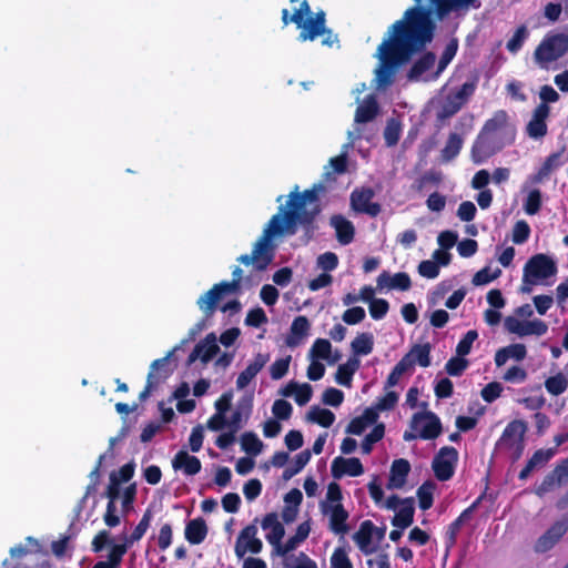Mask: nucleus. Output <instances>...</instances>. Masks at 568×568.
I'll list each match as a JSON object with an SVG mask.
<instances>
[{
  "label": "nucleus",
  "mask_w": 568,
  "mask_h": 568,
  "mask_svg": "<svg viewBox=\"0 0 568 568\" xmlns=\"http://www.w3.org/2000/svg\"><path fill=\"white\" fill-rule=\"evenodd\" d=\"M415 6L407 9L403 19L389 29V38L377 50L379 64L375 70L376 89L392 85L398 68L423 51L433 40L432 16L444 19L454 11L479 8V0H413Z\"/></svg>",
  "instance_id": "obj_1"
},
{
  "label": "nucleus",
  "mask_w": 568,
  "mask_h": 568,
  "mask_svg": "<svg viewBox=\"0 0 568 568\" xmlns=\"http://www.w3.org/2000/svg\"><path fill=\"white\" fill-rule=\"evenodd\" d=\"M320 212L316 190L304 193L292 192L287 202V210L280 207V212L272 216L263 230L261 237L253 246L251 254L237 257L244 265H252L255 271H264L272 263L277 242L294 235L298 224L311 223Z\"/></svg>",
  "instance_id": "obj_2"
},
{
  "label": "nucleus",
  "mask_w": 568,
  "mask_h": 568,
  "mask_svg": "<svg viewBox=\"0 0 568 568\" xmlns=\"http://www.w3.org/2000/svg\"><path fill=\"white\" fill-rule=\"evenodd\" d=\"M505 123L506 113L503 111L485 123L483 131L471 148V160L474 163H484L505 145L513 142V134L508 133Z\"/></svg>",
  "instance_id": "obj_3"
},
{
  "label": "nucleus",
  "mask_w": 568,
  "mask_h": 568,
  "mask_svg": "<svg viewBox=\"0 0 568 568\" xmlns=\"http://www.w3.org/2000/svg\"><path fill=\"white\" fill-rule=\"evenodd\" d=\"M282 20L285 26L293 22L297 28L302 29L298 36V40L302 42L314 41L317 37L323 34H326L323 40L324 44L332 45L337 41V37L325 27V12L320 11L315 17H312L311 7L306 0L302 1L300 8L295 10L292 16H290L287 9H283Z\"/></svg>",
  "instance_id": "obj_4"
},
{
  "label": "nucleus",
  "mask_w": 568,
  "mask_h": 568,
  "mask_svg": "<svg viewBox=\"0 0 568 568\" xmlns=\"http://www.w3.org/2000/svg\"><path fill=\"white\" fill-rule=\"evenodd\" d=\"M343 494L337 483H331L327 486L325 498L320 503V510L328 519V528L335 534L343 536L348 532L349 518L348 511L342 504Z\"/></svg>",
  "instance_id": "obj_5"
},
{
  "label": "nucleus",
  "mask_w": 568,
  "mask_h": 568,
  "mask_svg": "<svg viewBox=\"0 0 568 568\" xmlns=\"http://www.w3.org/2000/svg\"><path fill=\"white\" fill-rule=\"evenodd\" d=\"M242 275V268L236 266L232 272L233 280L231 282H221L215 284L210 291L200 296L196 302L199 308L206 316H211L215 312L216 305L223 296L233 294L240 288Z\"/></svg>",
  "instance_id": "obj_6"
},
{
  "label": "nucleus",
  "mask_w": 568,
  "mask_h": 568,
  "mask_svg": "<svg viewBox=\"0 0 568 568\" xmlns=\"http://www.w3.org/2000/svg\"><path fill=\"white\" fill-rule=\"evenodd\" d=\"M568 51V36L565 33H557L547 36L535 51V60L540 67L546 68L550 62H554L566 54Z\"/></svg>",
  "instance_id": "obj_7"
},
{
  "label": "nucleus",
  "mask_w": 568,
  "mask_h": 568,
  "mask_svg": "<svg viewBox=\"0 0 568 568\" xmlns=\"http://www.w3.org/2000/svg\"><path fill=\"white\" fill-rule=\"evenodd\" d=\"M557 272L556 263L545 254L534 255L524 267L523 281L529 284H541Z\"/></svg>",
  "instance_id": "obj_8"
},
{
  "label": "nucleus",
  "mask_w": 568,
  "mask_h": 568,
  "mask_svg": "<svg viewBox=\"0 0 568 568\" xmlns=\"http://www.w3.org/2000/svg\"><path fill=\"white\" fill-rule=\"evenodd\" d=\"M410 428L417 432L422 439H435L442 433V423L433 412H422L413 415Z\"/></svg>",
  "instance_id": "obj_9"
},
{
  "label": "nucleus",
  "mask_w": 568,
  "mask_h": 568,
  "mask_svg": "<svg viewBox=\"0 0 568 568\" xmlns=\"http://www.w3.org/2000/svg\"><path fill=\"white\" fill-rule=\"evenodd\" d=\"M458 460V452L450 446L439 449L433 459L432 467L436 478L440 481L450 479L455 473Z\"/></svg>",
  "instance_id": "obj_10"
},
{
  "label": "nucleus",
  "mask_w": 568,
  "mask_h": 568,
  "mask_svg": "<svg viewBox=\"0 0 568 568\" xmlns=\"http://www.w3.org/2000/svg\"><path fill=\"white\" fill-rule=\"evenodd\" d=\"M504 325L507 332L516 334L519 337L530 335L542 336L548 332V325L539 318L520 321L517 317L508 316Z\"/></svg>",
  "instance_id": "obj_11"
},
{
  "label": "nucleus",
  "mask_w": 568,
  "mask_h": 568,
  "mask_svg": "<svg viewBox=\"0 0 568 568\" xmlns=\"http://www.w3.org/2000/svg\"><path fill=\"white\" fill-rule=\"evenodd\" d=\"M256 535H257V527L253 524L244 527L241 530V532L239 534V536L236 538L235 547H234V552L239 559L244 558V556L247 552H252V554L261 552V550L263 548V544H262V540L256 537Z\"/></svg>",
  "instance_id": "obj_12"
},
{
  "label": "nucleus",
  "mask_w": 568,
  "mask_h": 568,
  "mask_svg": "<svg viewBox=\"0 0 568 568\" xmlns=\"http://www.w3.org/2000/svg\"><path fill=\"white\" fill-rule=\"evenodd\" d=\"M526 425L521 420H514L509 423L503 432L499 439V445L509 450H515L517 457L520 456L524 449V435Z\"/></svg>",
  "instance_id": "obj_13"
},
{
  "label": "nucleus",
  "mask_w": 568,
  "mask_h": 568,
  "mask_svg": "<svg viewBox=\"0 0 568 568\" xmlns=\"http://www.w3.org/2000/svg\"><path fill=\"white\" fill-rule=\"evenodd\" d=\"M568 531V516L556 521L549 527L536 541L535 551L539 554L547 552L552 549L561 537Z\"/></svg>",
  "instance_id": "obj_14"
},
{
  "label": "nucleus",
  "mask_w": 568,
  "mask_h": 568,
  "mask_svg": "<svg viewBox=\"0 0 568 568\" xmlns=\"http://www.w3.org/2000/svg\"><path fill=\"white\" fill-rule=\"evenodd\" d=\"M567 159L565 158V150L555 152L548 155L540 168L534 173L530 174L528 179V184H540L548 180L556 170H558L561 165L565 164Z\"/></svg>",
  "instance_id": "obj_15"
},
{
  "label": "nucleus",
  "mask_w": 568,
  "mask_h": 568,
  "mask_svg": "<svg viewBox=\"0 0 568 568\" xmlns=\"http://www.w3.org/2000/svg\"><path fill=\"white\" fill-rule=\"evenodd\" d=\"M550 114V106L546 104H538L532 111L531 118L526 125V133L530 139L540 140L547 132V119Z\"/></svg>",
  "instance_id": "obj_16"
},
{
  "label": "nucleus",
  "mask_w": 568,
  "mask_h": 568,
  "mask_svg": "<svg viewBox=\"0 0 568 568\" xmlns=\"http://www.w3.org/2000/svg\"><path fill=\"white\" fill-rule=\"evenodd\" d=\"M362 138V131L358 126H355L354 130L348 131V142L343 145V151L338 156L332 158L329 160L328 166H326L325 174L327 176L332 174H342L346 171L347 168V153L356 140Z\"/></svg>",
  "instance_id": "obj_17"
},
{
  "label": "nucleus",
  "mask_w": 568,
  "mask_h": 568,
  "mask_svg": "<svg viewBox=\"0 0 568 568\" xmlns=\"http://www.w3.org/2000/svg\"><path fill=\"white\" fill-rule=\"evenodd\" d=\"M373 191L369 189L355 190L351 195V205L354 211L376 216L381 212V206L372 202Z\"/></svg>",
  "instance_id": "obj_18"
},
{
  "label": "nucleus",
  "mask_w": 568,
  "mask_h": 568,
  "mask_svg": "<svg viewBox=\"0 0 568 568\" xmlns=\"http://www.w3.org/2000/svg\"><path fill=\"white\" fill-rule=\"evenodd\" d=\"M268 353H257L254 358L247 364L246 368L237 376V389H244L270 362Z\"/></svg>",
  "instance_id": "obj_19"
},
{
  "label": "nucleus",
  "mask_w": 568,
  "mask_h": 568,
  "mask_svg": "<svg viewBox=\"0 0 568 568\" xmlns=\"http://www.w3.org/2000/svg\"><path fill=\"white\" fill-rule=\"evenodd\" d=\"M331 471L334 478L339 479L345 475L361 476L364 473V467L358 458L336 457L332 462Z\"/></svg>",
  "instance_id": "obj_20"
},
{
  "label": "nucleus",
  "mask_w": 568,
  "mask_h": 568,
  "mask_svg": "<svg viewBox=\"0 0 568 568\" xmlns=\"http://www.w3.org/2000/svg\"><path fill=\"white\" fill-rule=\"evenodd\" d=\"M375 526L371 520L362 523L353 539L364 555H372L377 550L378 544L374 540Z\"/></svg>",
  "instance_id": "obj_21"
},
{
  "label": "nucleus",
  "mask_w": 568,
  "mask_h": 568,
  "mask_svg": "<svg viewBox=\"0 0 568 568\" xmlns=\"http://www.w3.org/2000/svg\"><path fill=\"white\" fill-rule=\"evenodd\" d=\"M220 351L216 336L211 333L204 341L200 342L189 356L187 363L192 364L201 359L204 364L209 363Z\"/></svg>",
  "instance_id": "obj_22"
},
{
  "label": "nucleus",
  "mask_w": 568,
  "mask_h": 568,
  "mask_svg": "<svg viewBox=\"0 0 568 568\" xmlns=\"http://www.w3.org/2000/svg\"><path fill=\"white\" fill-rule=\"evenodd\" d=\"M378 290H398L408 291L412 286L410 277L407 273L399 272L390 274L389 272L383 271L377 277Z\"/></svg>",
  "instance_id": "obj_23"
},
{
  "label": "nucleus",
  "mask_w": 568,
  "mask_h": 568,
  "mask_svg": "<svg viewBox=\"0 0 568 568\" xmlns=\"http://www.w3.org/2000/svg\"><path fill=\"white\" fill-rule=\"evenodd\" d=\"M311 323L306 316L300 315L294 318L290 327V333L285 338V344L288 347H296L303 343L308 336Z\"/></svg>",
  "instance_id": "obj_24"
},
{
  "label": "nucleus",
  "mask_w": 568,
  "mask_h": 568,
  "mask_svg": "<svg viewBox=\"0 0 568 568\" xmlns=\"http://www.w3.org/2000/svg\"><path fill=\"white\" fill-rule=\"evenodd\" d=\"M262 528L267 530L266 540L271 545L275 546L276 551L278 552L285 530L283 525L278 521L277 515L275 513L267 514L262 520Z\"/></svg>",
  "instance_id": "obj_25"
},
{
  "label": "nucleus",
  "mask_w": 568,
  "mask_h": 568,
  "mask_svg": "<svg viewBox=\"0 0 568 568\" xmlns=\"http://www.w3.org/2000/svg\"><path fill=\"white\" fill-rule=\"evenodd\" d=\"M536 184H528V179L521 185V192L525 193L523 209L527 215H536L542 205V193L534 187Z\"/></svg>",
  "instance_id": "obj_26"
},
{
  "label": "nucleus",
  "mask_w": 568,
  "mask_h": 568,
  "mask_svg": "<svg viewBox=\"0 0 568 568\" xmlns=\"http://www.w3.org/2000/svg\"><path fill=\"white\" fill-rule=\"evenodd\" d=\"M430 351L432 346L429 343L416 344L402 357V361L406 362L407 367L410 371L415 364H418L422 367H428L430 365Z\"/></svg>",
  "instance_id": "obj_27"
},
{
  "label": "nucleus",
  "mask_w": 568,
  "mask_h": 568,
  "mask_svg": "<svg viewBox=\"0 0 568 568\" xmlns=\"http://www.w3.org/2000/svg\"><path fill=\"white\" fill-rule=\"evenodd\" d=\"M527 356V348L524 344H510L499 348L495 353V364L497 367L504 366L509 359L521 362Z\"/></svg>",
  "instance_id": "obj_28"
},
{
  "label": "nucleus",
  "mask_w": 568,
  "mask_h": 568,
  "mask_svg": "<svg viewBox=\"0 0 568 568\" xmlns=\"http://www.w3.org/2000/svg\"><path fill=\"white\" fill-rule=\"evenodd\" d=\"M410 471V465L406 459H396L390 467L388 489H400L406 484L407 476Z\"/></svg>",
  "instance_id": "obj_29"
},
{
  "label": "nucleus",
  "mask_w": 568,
  "mask_h": 568,
  "mask_svg": "<svg viewBox=\"0 0 568 568\" xmlns=\"http://www.w3.org/2000/svg\"><path fill=\"white\" fill-rule=\"evenodd\" d=\"M172 467L175 470L182 469L187 476H193L200 473L202 465L197 457L190 455L185 450H180L172 459Z\"/></svg>",
  "instance_id": "obj_30"
},
{
  "label": "nucleus",
  "mask_w": 568,
  "mask_h": 568,
  "mask_svg": "<svg viewBox=\"0 0 568 568\" xmlns=\"http://www.w3.org/2000/svg\"><path fill=\"white\" fill-rule=\"evenodd\" d=\"M307 357L317 361H326L328 364H335L339 359V354L336 353L335 356L332 357L331 342L325 338H317L310 348Z\"/></svg>",
  "instance_id": "obj_31"
},
{
  "label": "nucleus",
  "mask_w": 568,
  "mask_h": 568,
  "mask_svg": "<svg viewBox=\"0 0 568 568\" xmlns=\"http://www.w3.org/2000/svg\"><path fill=\"white\" fill-rule=\"evenodd\" d=\"M329 224L336 232V237L342 245L349 244L354 239V225L342 215H333Z\"/></svg>",
  "instance_id": "obj_32"
},
{
  "label": "nucleus",
  "mask_w": 568,
  "mask_h": 568,
  "mask_svg": "<svg viewBox=\"0 0 568 568\" xmlns=\"http://www.w3.org/2000/svg\"><path fill=\"white\" fill-rule=\"evenodd\" d=\"M312 386L307 383L298 384L296 382H290L283 389L282 395L285 397H294L297 405L303 406L311 400Z\"/></svg>",
  "instance_id": "obj_33"
},
{
  "label": "nucleus",
  "mask_w": 568,
  "mask_h": 568,
  "mask_svg": "<svg viewBox=\"0 0 568 568\" xmlns=\"http://www.w3.org/2000/svg\"><path fill=\"white\" fill-rule=\"evenodd\" d=\"M378 113V103L374 95H368L357 106L355 112V124H362L375 119Z\"/></svg>",
  "instance_id": "obj_34"
},
{
  "label": "nucleus",
  "mask_w": 568,
  "mask_h": 568,
  "mask_svg": "<svg viewBox=\"0 0 568 568\" xmlns=\"http://www.w3.org/2000/svg\"><path fill=\"white\" fill-rule=\"evenodd\" d=\"M377 413L368 408L361 416L351 420L346 428V433L352 435H362L369 426L374 425L377 420Z\"/></svg>",
  "instance_id": "obj_35"
},
{
  "label": "nucleus",
  "mask_w": 568,
  "mask_h": 568,
  "mask_svg": "<svg viewBox=\"0 0 568 568\" xmlns=\"http://www.w3.org/2000/svg\"><path fill=\"white\" fill-rule=\"evenodd\" d=\"M359 366L361 361L355 356H351L344 364L338 366L335 375L336 383L351 387L353 375L358 371Z\"/></svg>",
  "instance_id": "obj_36"
},
{
  "label": "nucleus",
  "mask_w": 568,
  "mask_h": 568,
  "mask_svg": "<svg viewBox=\"0 0 568 568\" xmlns=\"http://www.w3.org/2000/svg\"><path fill=\"white\" fill-rule=\"evenodd\" d=\"M207 535V527L202 518L192 519L186 524L185 538L192 545L201 544Z\"/></svg>",
  "instance_id": "obj_37"
},
{
  "label": "nucleus",
  "mask_w": 568,
  "mask_h": 568,
  "mask_svg": "<svg viewBox=\"0 0 568 568\" xmlns=\"http://www.w3.org/2000/svg\"><path fill=\"white\" fill-rule=\"evenodd\" d=\"M311 525L308 521H304L298 525L294 536L290 537L284 545L281 546L278 555L285 556L292 550L296 549L301 542H303L310 535Z\"/></svg>",
  "instance_id": "obj_38"
},
{
  "label": "nucleus",
  "mask_w": 568,
  "mask_h": 568,
  "mask_svg": "<svg viewBox=\"0 0 568 568\" xmlns=\"http://www.w3.org/2000/svg\"><path fill=\"white\" fill-rule=\"evenodd\" d=\"M414 511L415 509L413 499H405L403 506L399 507L392 520L393 526L400 529L409 527L413 523Z\"/></svg>",
  "instance_id": "obj_39"
},
{
  "label": "nucleus",
  "mask_w": 568,
  "mask_h": 568,
  "mask_svg": "<svg viewBox=\"0 0 568 568\" xmlns=\"http://www.w3.org/2000/svg\"><path fill=\"white\" fill-rule=\"evenodd\" d=\"M153 519V513L150 508H148L140 523L136 525V527L134 528V530L132 531L131 535H123L121 537V540H123L125 544H128L130 547L139 541L143 536L144 534L146 532V530L149 529L150 525H151V521Z\"/></svg>",
  "instance_id": "obj_40"
},
{
  "label": "nucleus",
  "mask_w": 568,
  "mask_h": 568,
  "mask_svg": "<svg viewBox=\"0 0 568 568\" xmlns=\"http://www.w3.org/2000/svg\"><path fill=\"white\" fill-rule=\"evenodd\" d=\"M374 346V336L371 333H361L352 342L353 356L368 355Z\"/></svg>",
  "instance_id": "obj_41"
},
{
  "label": "nucleus",
  "mask_w": 568,
  "mask_h": 568,
  "mask_svg": "<svg viewBox=\"0 0 568 568\" xmlns=\"http://www.w3.org/2000/svg\"><path fill=\"white\" fill-rule=\"evenodd\" d=\"M130 546L123 540L121 544H112L108 554V559L99 562L104 565L106 568H119L122 564L123 556L126 554Z\"/></svg>",
  "instance_id": "obj_42"
},
{
  "label": "nucleus",
  "mask_w": 568,
  "mask_h": 568,
  "mask_svg": "<svg viewBox=\"0 0 568 568\" xmlns=\"http://www.w3.org/2000/svg\"><path fill=\"white\" fill-rule=\"evenodd\" d=\"M436 57L432 52L425 53L410 69L409 79L419 80L424 74L434 67Z\"/></svg>",
  "instance_id": "obj_43"
},
{
  "label": "nucleus",
  "mask_w": 568,
  "mask_h": 568,
  "mask_svg": "<svg viewBox=\"0 0 568 568\" xmlns=\"http://www.w3.org/2000/svg\"><path fill=\"white\" fill-rule=\"evenodd\" d=\"M463 106H464V104H462V102L457 100V98L454 95V93L449 92L445 97V99L440 105V109L437 112V118L439 120L448 119V118L455 115Z\"/></svg>",
  "instance_id": "obj_44"
},
{
  "label": "nucleus",
  "mask_w": 568,
  "mask_h": 568,
  "mask_svg": "<svg viewBox=\"0 0 568 568\" xmlns=\"http://www.w3.org/2000/svg\"><path fill=\"white\" fill-rule=\"evenodd\" d=\"M463 143L464 140L459 134L450 133L444 149L442 150V160L448 162L456 158L462 150Z\"/></svg>",
  "instance_id": "obj_45"
},
{
  "label": "nucleus",
  "mask_w": 568,
  "mask_h": 568,
  "mask_svg": "<svg viewBox=\"0 0 568 568\" xmlns=\"http://www.w3.org/2000/svg\"><path fill=\"white\" fill-rule=\"evenodd\" d=\"M307 420L329 427L335 422V415L329 409L313 406L307 413Z\"/></svg>",
  "instance_id": "obj_46"
},
{
  "label": "nucleus",
  "mask_w": 568,
  "mask_h": 568,
  "mask_svg": "<svg viewBox=\"0 0 568 568\" xmlns=\"http://www.w3.org/2000/svg\"><path fill=\"white\" fill-rule=\"evenodd\" d=\"M311 459V452L310 450H303L298 453L294 460L285 468L283 473L284 479H291L296 474H298L310 462Z\"/></svg>",
  "instance_id": "obj_47"
},
{
  "label": "nucleus",
  "mask_w": 568,
  "mask_h": 568,
  "mask_svg": "<svg viewBox=\"0 0 568 568\" xmlns=\"http://www.w3.org/2000/svg\"><path fill=\"white\" fill-rule=\"evenodd\" d=\"M567 387L568 379L562 373L550 376L545 381V388L552 396L561 395L566 392Z\"/></svg>",
  "instance_id": "obj_48"
},
{
  "label": "nucleus",
  "mask_w": 568,
  "mask_h": 568,
  "mask_svg": "<svg viewBox=\"0 0 568 568\" xmlns=\"http://www.w3.org/2000/svg\"><path fill=\"white\" fill-rule=\"evenodd\" d=\"M478 81H479V77H478V74H475L468 81H466L462 87L453 90L452 92L457 98V100L462 102V104H465L470 99V97L475 93Z\"/></svg>",
  "instance_id": "obj_49"
},
{
  "label": "nucleus",
  "mask_w": 568,
  "mask_h": 568,
  "mask_svg": "<svg viewBox=\"0 0 568 568\" xmlns=\"http://www.w3.org/2000/svg\"><path fill=\"white\" fill-rule=\"evenodd\" d=\"M241 445L244 452L254 456L258 455L263 448L262 440L254 433L243 434Z\"/></svg>",
  "instance_id": "obj_50"
},
{
  "label": "nucleus",
  "mask_w": 568,
  "mask_h": 568,
  "mask_svg": "<svg viewBox=\"0 0 568 568\" xmlns=\"http://www.w3.org/2000/svg\"><path fill=\"white\" fill-rule=\"evenodd\" d=\"M385 434V426L383 424L375 425L369 434L365 436L362 443V452L363 454H369L372 452L373 445L379 442Z\"/></svg>",
  "instance_id": "obj_51"
},
{
  "label": "nucleus",
  "mask_w": 568,
  "mask_h": 568,
  "mask_svg": "<svg viewBox=\"0 0 568 568\" xmlns=\"http://www.w3.org/2000/svg\"><path fill=\"white\" fill-rule=\"evenodd\" d=\"M457 48H458V44H457L456 40L450 41L446 45V48L440 57V60L438 62L437 71L433 75V79H436L447 68V65L450 63V61L456 55Z\"/></svg>",
  "instance_id": "obj_52"
},
{
  "label": "nucleus",
  "mask_w": 568,
  "mask_h": 568,
  "mask_svg": "<svg viewBox=\"0 0 568 568\" xmlns=\"http://www.w3.org/2000/svg\"><path fill=\"white\" fill-rule=\"evenodd\" d=\"M527 371L519 365H513L511 367L507 368L501 376L505 382L511 384H521L527 379Z\"/></svg>",
  "instance_id": "obj_53"
},
{
  "label": "nucleus",
  "mask_w": 568,
  "mask_h": 568,
  "mask_svg": "<svg viewBox=\"0 0 568 568\" xmlns=\"http://www.w3.org/2000/svg\"><path fill=\"white\" fill-rule=\"evenodd\" d=\"M557 453L556 448L538 449L528 460L534 469L545 466Z\"/></svg>",
  "instance_id": "obj_54"
},
{
  "label": "nucleus",
  "mask_w": 568,
  "mask_h": 568,
  "mask_svg": "<svg viewBox=\"0 0 568 568\" xmlns=\"http://www.w3.org/2000/svg\"><path fill=\"white\" fill-rule=\"evenodd\" d=\"M528 37V31L525 26L519 27L514 36L508 40L506 48L511 53H517Z\"/></svg>",
  "instance_id": "obj_55"
},
{
  "label": "nucleus",
  "mask_w": 568,
  "mask_h": 568,
  "mask_svg": "<svg viewBox=\"0 0 568 568\" xmlns=\"http://www.w3.org/2000/svg\"><path fill=\"white\" fill-rule=\"evenodd\" d=\"M478 338V333L475 329L468 331L459 341L456 347L458 356H466L470 353L474 342Z\"/></svg>",
  "instance_id": "obj_56"
},
{
  "label": "nucleus",
  "mask_w": 568,
  "mask_h": 568,
  "mask_svg": "<svg viewBox=\"0 0 568 568\" xmlns=\"http://www.w3.org/2000/svg\"><path fill=\"white\" fill-rule=\"evenodd\" d=\"M400 138V125L394 119L387 122L384 131V139L388 146L395 145Z\"/></svg>",
  "instance_id": "obj_57"
},
{
  "label": "nucleus",
  "mask_w": 568,
  "mask_h": 568,
  "mask_svg": "<svg viewBox=\"0 0 568 568\" xmlns=\"http://www.w3.org/2000/svg\"><path fill=\"white\" fill-rule=\"evenodd\" d=\"M530 235V227L526 221H518L513 229V242L515 244L525 243Z\"/></svg>",
  "instance_id": "obj_58"
},
{
  "label": "nucleus",
  "mask_w": 568,
  "mask_h": 568,
  "mask_svg": "<svg viewBox=\"0 0 568 568\" xmlns=\"http://www.w3.org/2000/svg\"><path fill=\"white\" fill-rule=\"evenodd\" d=\"M463 357L457 355L446 363L445 368L450 376H459L467 368L468 361Z\"/></svg>",
  "instance_id": "obj_59"
},
{
  "label": "nucleus",
  "mask_w": 568,
  "mask_h": 568,
  "mask_svg": "<svg viewBox=\"0 0 568 568\" xmlns=\"http://www.w3.org/2000/svg\"><path fill=\"white\" fill-rule=\"evenodd\" d=\"M417 497L419 500V507L423 510H427L433 505V485L423 484L417 490Z\"/></svg>",
  "instance_id": "obj_60"
},
{
  "label": "nucleus",
  "mask_w": 568,
  "mask_h": 568,
  "mask_svg": "<svg viewBox=\"0 0 568 568\" xmlns=\"http://www.w3.org/2000/svg\"><path fill=\"white\" fill-rule=\"evenodd\" d=\"M291 356L276 359L270 367L271 377L275 381L281 379L288 371Z\"/></svg>",
  "instance_id": "obj_61"
},
{
  "label": "nucleus",
  "mask_w": 568,
  "mask_h": 568,
  "mask_svg": "<svg viewBox=\"0 0 568 568\" xmlns=\"http://www.w3.org/2000/svg\"><path fill=\"white\" fill-rule=\"evenodd\" d=\"M274 416L278 419L286 420L291 417L293 407L284 399H276L272 406Z\"/></svg>",
  "instance_id": "obj_62"
},
{
  "label": "nucleus",
  "mask_w": 568,
  "mask_h": 568,
  "mask_svg": "<svg viewBox=\"0 0 568 568\" xmlns=\"http://www.w3.org/2000/svg\"><path fill=\"white\" fill-rule=\"evenodd\" d=\"M418 274L425 278H436L439 275L438 263L432 260L422 261L418 265Z\"/></svg>",
  "instance_id": "obj_63"
},
{
  "label": "nucleus",
  "mask_w": 568,
  "mask_h": 568,
  "mask_svg": "<svg viewBox=\"0 0 568 568\" xmlns=\"http://www.w3.org/2000/svg\"><path fill=\"white\" fill-rule=\"evenodd\" d=\"M332 568H353V565L343 548H336L331 557Z\"/></svg>",
  "instance_id": "obj_64"
}]
</instances>
